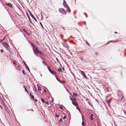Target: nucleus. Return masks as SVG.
I'll return each instance as SVG.
<instances>
[{"label": "nucleus", "mask_w": 126, "mask_h": 126, "mask_svg": "<svg viewBox=\"0 0 126 126\" xmlns=\"http://www.w3.org/2000/svg\"><path fill=\"white\" fill-rule=\"evenodd\" d=\"M3 45L6 48H7L8 47V45L6 43L3 44Z\"/></svg>", "instance_id": "nucleus-7"}, {"label": "nucleus", "mask_w": 126, "mask_h": 126, "mask_svg": "<svg viewBox=\"0 0 126 126\" xmlns=\"http://www.w3.org/2000/svg\"><path fill=\"white\" fill-rule=\"evenodd\" d=\"M46 104H48V102H46Z\"/></svg>", "instance_id": "nucleus-30"}, {"label": "nucleus", "mask_w": 126, "mask_h": 126, "mask_svg": "<svg viewBox=\"0 0 126 126\" xmlns=\"http://www.w3.org/2000/svg\"><path fill=\"white\" fill-rule=\"evenodd\" d=\"M86 17H87V16L86 15Z\"/></svg>", "instance_id": "nucleus-36"}, {"label": "nucleus", "mask_w": 126, "mask_h": 126, "mask_svg": "<svg viewBox=\"0 0 126 126\" xmlns=\"http://www.w3.org/2000/svg\"><path fill=\"white\" fill-rule=\"evenodd\" d=\"M40 75L41 77L42 76V75L41 74Z\"/></svg>", "instance_id": "nucleus-33"}, {"label": "nucleus", "mask_w": 126, "mask_h": 126, "mask_svg": "<svg viewBox=\"0 0 126 126\" xmlns=\"http://www.w3.org/2000/svg\"><path fill=\"white\" fill-rule=\"evenodd\" d=\"M56 59L57 60V61L58 62L59 61H58V59L57 58H56Z\"/></svg>", "instance_id": "nucleus-31"}, {"label": "nucleus", "mask_w": 126, "mask_h": 126, "mask_svg": "<svg viewBox=\"0 0 126 126\" xmlns=\"http://www.w3.org/2000/svg\"><path fill=\"white\" fill-rule=\"evenodd\" d=\"M49 71L50 72V73L53 74H56V73L54 71H51L49 68L48 69Z\"/></svg>", "instance_id": "nucleus-4"}, {"label": "nucleus", "mask_w": 126, "mask_h": 126, "mask_svg": "<svg viewBox=\"0 0 126 126\" xmlns=\"http://www.w3.org/2000/svg\"><path fill=\"white\" fill-rule=\"evenodd\" d=\"M76 108H77V109L78 110H79V108L78 107H77Z\"/></svg>", "instance_id": "nucleus-27"}, {"label": "nucleus", "mask_w": 126, "mask_h": 126, "mask_svg": "<svg viewBox=\"0 0 126 126\" xmlns=\"http://www.w3.org/2000/svg\"><path fill=\"white\" fill-rule=\"evenodd\" d=\"M41 100L42 101L43 103H44L45 102V100H44L42 99H41Z\"/></svg>", "instance_id": "nucleus-15"}, {"label": "nucleus", "mask_w": 126, "mask_h": 126, "mask_svg": "<svg viewBox=\"0 0 126 126\" xmlns=\"http://www.w3.org/2000/svg\"><path fill=\"white\" fill-rule=\"evenodd\" d=\"M63 5L64 7H68V6L67 5L65 1V0H63Z\"/></svg>", "instance_id": "nucleus-3"}, {"label": "nucleus", "mask_w": 126, "mask_h": 126, "mask_svg": "<svg viewBox=\"0 0 126 126\" xmlns=\"http://www.w3.org/2000/svg\"><path fill=\"white\" fill-rule=\"evenodd\" d=\"M66 118V117L65 116H64L63 117V119H64Z\"/></svg>", "instance_id": "nucleus-28"}, {"label": "nucleus", "mask_w": 126, "mask_h": 126, "mask_svg": "<svg viewBox=\"0 0 126 126\" xmlns=\"http://www.w3.org/2000/svg\"><path fill=\"white\" fill-rule=\"evenodd\" d=\"M56 79H57V80H58V81H59L60 82L61 80H60V79H58V78H57L56 77Z\"/></svg>", "instance_id": "nucleus-17"}, {"label": "nucleus", "mask_w": 126, "mask_h": 126, "mask_svg": "<svg viewBox=\"0 0 126 126\" xmlns=\"http://www.w3.org/2000/svg\"><path fill=\"white\" fill-rule=\"evenodd\" d=\"M75 100H74L72 102V104L75 106H77L78 105V103L75 102Z\"/></svg>", "instance_id": "nucleus-5"}, {"label": "nucleus", "mask_w": 126, "mask_h": 126, "mask_svg": "<svg viewBox=\"0 0 126 126\" xmlns=\"http://www.w3.org/2000/svg\"><path fill=\"white\" fill-rule=\"evenodd\" d=\"M84 122H83L82 123V125H84Z\"/></svg>", "instance_id": "nucleus-24"}, {"label": "nucleus", "mask_w": 126, "mask_h": 126, "mask_svg": "<svg viewBox=\"0 0 126 126\" xmlns=\"http://www.w3.org/2000/svg\"><path fill=\"white\" fill-rule=\"evenodd\" d=\"M66 8H67V10L69 12H70V8L68 6V7H67Z\"/></svg>", "instance_id": "nucleus-10"}, {"label": "nucleus", "mask_w": 126, "mask_h": 126, "mask_svg": "<svg viewBox=\"0 0 126 126\" xmlns=\"http://www.w3.org/2000/svg\"><path fill=\"white\" fill-rule=\"evenodd\" d=\"M31 98L32 99H34V96H33V95H31Z\"/></svg>", "instance_id": "nucleus-14"}, {"label": "nucleus", "mask_w": 126, "mask_h": 126, "mask_svg": "<svg viewBox=\"0 0 126 126\" xmlns=\"http://www.w3.org/2000/svg\"><path fill=\"white\" fill-rule=\"evenodd\" d=\"M22 73L23 74L25 75V71L24 70H22Z\"/></svg>", "instance_id": "nucleus-22"}, {"label": "nucleus", "mask_w": 126, "mask_h": 126, "mask_svg": "<svg viewBox=\"0 0 126 126\" xmlns=\"http://www.w3.org/2000/svg\"><path fill=\"white\" fill-rule=\"evenodd\" d=\"M58 71H59V72H61V71H62V70L60 68H59L58 70Z\"/></svg>", "instance_id": "nucleus-16"}, {"label": "nucleus", "mask_w": 126, "mask_h": 126, "mask_svg": "<svg viewBox=\"0 0 126 126\" xmlns=\"http://www.w3.org/2000/svg\"><path fill=\"white\" fill-rule=\"evenodd\" d=\"M0 107H1V108H2L1 107V106L0 105Z\"/></svg>", "instance_id": "nucleus-34"}, {"label": "nucleus", "mask_w": 126, "mask_h": 126, "mask_svg": "<svg viewBox=\"0 0 126 126\" xmlns=\"http://www.w3.org/2000/svg\"><path fill=\"white\" fill-rule=\"evenodd\" d=\"M0 107H1V108H2L1 107V106L0 105Z\"/></svg>", "instance_id": "nucleus-35"}, {"label": "nucleus", "mask_w": 126, "mask_h": 126, "mask_svg": "<svg viewBox=\"0 0 126 126\" xmlns=\"http://www.w3.org/2000/svg\"><path fill=\"white\" fill-rule=\"evenodd\" d=\"M93 115L92 114H91V120H93Z\"/></svg>", "instance_id": "nucleus-9"}, {"label": "nucleus", "mask_w": 126, "mask_h": 126, "mask_svg": "<svg viewBox=\"0 0 126 126\" xmlns=\"http://www.w3.org/2000/svg\"><path fill=\"white\" fill-rule=\"evenodd\" d=\"M32 16L33 18L35 19V20H36V19L34 17L33 15H32Z\"/></svg>", "instance_id": "nucleus-21"}, {"label": "nucleus", "mask_w": 126, "mask_h": 126, "mask_svg": "<svg viewBox=\"0 0 126 126\" xmlns=\"http://www.w3.org/2000/svg\"><path fill=\"white\" fill-rule=\"evenodd\" d=\"M63 121V120L61 118H60V119H59V121L60 122H61Z\"/></svg>", "instance_id": "nucleus-18"}, {"label": "nucleus", "mask_w": 126, "mask_h": 126, "mask_svg": "<svg viewBox=\"0 0 126 126\" xmlns=\"http://www.w3.org/2000/svg\"><path fill=\"white\" fill-rule=\"evenodd\" d=\"M40 24L41 25V26H42V28H43V26H42V24L41 23V22H40Z\"/></svg>", "instance_id": "nucleus-23"}, {"label": "nucleus", "mask_w": 126, "mask_h": 126, "mask_svg": "<svg viewBox=\"0 0 126 126\" xmlns=\"http://www.w3.org/2000/svg\"><path fill=\"white\" fill-rule=\"evenodd\" d=\"M1 53H2L3 52V50L2 49H1Z\"/></svg>", "instance_id": "nucleus-29"}, {"label": "nucleus", "mask_w": 126, "mask_h": 126, "mask_svg": "<svg viewBox=\"0 0 126 126\" xmlns=\"http://www.w3.org/2000/svg\"><path fill=\"white\" fill-rule=\"evenodd\" d=\"M114 33H117V32H114Z\"/></svg>", "instance_id": "nucleus-32"}, {"label": "nucleus", "mask_w": 126, "mask_h": 126, "mask_svg": "<svg viewBox=\"0 0 126 126\" xmlns=\"http://www.w3.org/2000/svg\"><path fill=\"white\" fill-rule=\"evenodd\" d=\"M59 12L63 14H65L66 12L64 9L62 8H60L59 9Z\"/></svg>", "instance_id": "nucleus-2"}, {"label": "nucleus", "mask_w": 126, "mask_h": 126, "mask_svg": "<svg viewBox=\"0 0 126 126\" xmlns=\"http://www.w3.org/2000/svg\"><path fill=\"white\" fill-rule=\"evenodd\" d=\"M24 65H25V67L26 68L28 69V70L29 72H30V70L28 67V66H27V65L26 63H25V62L24 61Z\"/></svg>", "instance_id": "nucleus-6"}, {"label": "nucleus", "mask_w": 126, "mask_h": 126, "mask_svg": "<svg viewBox=\"0 0 126 126\" xmlns=\"http://www.w3.org/2000/svg\"><path fill=\"white\" fill-rule=\"evenodd\" d=\"M58 116H59V115H58V114H57V113H56L55 115V117H58Z\"/></svg>", "instance_id": "nucleus-19"}, {"label": "nucleus", "mask_w": 126, "mask_h": 126, "mask_svg": "<svg viewBox=\"0 0 126 126\" xmlns=\"http://www.w3.org/2000/svg\"><path fill=\"white\" fill-rule=\"evenodd\" d=\"M70 99L72 101H74V100H76L75 99V98H73V99H72V98L70 97Z\"/></svg>", "instance_id": "nucleus-8"}, {"label": "nucleus", "mask_w": 126, "mask_h": 126, "mask_svg": "<svg viewBox=\"0 0 126 126\" xmlns=\"http://www.w3.org/2000/svg\"><path fill=\"white\" fill-rule=\"evenodd\" d=\"M81 74L82 76H83L85 75V74L84 73V72L82 71H81Z\"/></svg>", "instance_id": "nucleus-12"}, {"label": "nucleus", "mask_w": 126, "mask_h": 126, "mask_svg": "<svg viewBox=\"0 0 126 126\" xmlns=\"http://www.w3.org/2000/svg\"><path fill=\"white\" fill-rule=\"evenodd\" d=\"M85 78H87V77H86V76L85 75H83V76Z\"/></svg>", "instance_id": "nucleus-26"}, {"label": "nucleus", "mask_w": 126, "mask_h": 126, "mask_svg": "<svg viewBox=\"0 0 126 126\" xmlns=\"http://www.w3.org/2000/svg\"><path fill=\"white\" fill-rule=\"evenodd\" d=\"M73 95L75 96H77V94L76 93H74Z\"/></svg>", "instance_id": "nucleus-25"}, {"label": "nucleus", "mask_w": 126, "mask_h": 126, "mask_svg": "<svg viewBox=\"0 0 126 126\" xmlns=\"http://www.w3.org/2000/svg\"><path fill=\"white\" fill-rule=\"evenodd\" d=\"M16 61L14 60L13 61V64H16Z\"/></svg>", "instance_id": "nucleus-13"}, {"label": "nucleus", "mask_w": 126, "mask_h": 126, "mask_svg": "<svg viewBox=\"0 0 126 126\" xmlns=\"http://www.w3.org/2000/svg\"><path fill=\"white\" fill-rule=\"evenodd\" d=\"M38 53L40 54H42V52L40 51L39 50Z\"/></svg>", "instance_id": "nucleus-20"}, {"label": "nucleus", "mask_w": 126, "mask_h": 126, "mask_svg": "<svg viewBox=\"0 0 126 126\" xmlns=\"http://www.w3.org/2000/svg\"><path fill=\"white\" fill-rule=\"evenodd\" d=\"M38 90L39 91H41V88L39 86H37Z\"/></svg>", "instance_id": "nucleus-11"}, {"label": "nucleus", "mask_w": 126, "mask_h": 126, "mask_svg": "<svg viewBox=\"0 0 126 126\" xmlns=\"http://www.w3.org/2000/svg\"><path fill=\"white\" fill-rule=\"evenodd\" d=\"M32 46L34 47L33 48V50L34 53L36 56L38 55L37 53H38L39 50L37 48L35 47V45L33 44H32Z\"/></svg>", "instance_id": "nucleus-1"}]
</instances>
